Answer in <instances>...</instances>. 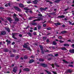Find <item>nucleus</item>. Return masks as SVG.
I'll list each match as a JSON object with an SVG mask.
<instances>
[{
    "label": "nucleus",
    "instance_id": "obj_1",
    "mask_svg": "<svg viewBox=\"0 0 74 74\" xmlns=\"http://www.w3.org/2000/svg\"><path fill=\"white\" fill-rule=\"evenodd\" d=\"M23 46L25 48H27V50H29L30 51H32V49L30 48V46L27 47V45L26 43H25L24 45H23Z\"/></svg>",
    "mask_w": 74,
    "mask_h": 74
},
{
    "label": "nucleus",
    "instance_id": "obj_2",
    "mask_svg": "<svg viewBox=\"0 0 74 74\" xmlns=\"http://www.w3.org/2000/svg\"><path fill=\"white\" fill-rule=\"evenodd\" d=\"M41 66H42L43 67H47L48 64L45 63H40V64Z\"/></svg>",
    "mask_w": 74,
    "mask_h": 74
},
{
    "label": "nucleus",
    "instance_id": "obj_3",
    "mask_svg": "<svg viewBox=\"0 0 74 74\" xmlns=\"http://www.w3.org/2000/svg\"><path fill=\"white\" fill-rule=\"evenodd\" d=\"M6 34V32L5 31H2L1 32V33L0 34V36H4Z\"/></svg>",
    "mask_w": 74,
    "mask_h": 74
},
{
    "label": "nucleus",
    "instance_id": "obj_4",
    "mask_svg": "<svg viewBox=\"0 0 74 74\" xmlns=\"http://www.w3.org/2000/svg\"><path fill=\"white\" fill-rule=\"evenodd\" d=\"M14 8L16 11H18L19 12L21 11V9H20L19 8L16 6H14Z\"/></svg>",
    "mask_w": 74,
    "mask_h": 74
},
{
    "label": "nucleus",
    "instance_id": "obj_5",
    "mask_svg": "<svg viewBox=\"0 0 74 74\" xmlns=\"http://www.w3.org/2000/svg\"><path fill=\"white\" fill-rule=\"evenodd\" d=\"M16 34V33H12V38L15 40H16V39H17V38L16 37H15V35Z\"/></svg>",
    "mask_w": 74,
    "mask_h": 74
},
{
    "label": "nucleus",
    "instance_id": "obj_6",
    "mask_svg": "<svg viewBox=\"0 0 74 74\" xmlns=\"http://www.w3.org/2000/svg\"><path fill=\"white\" fill-rule=\"evenodd\" d=\"M3 51L4 52H8L9 51V49L8 48H4Z\"/></svg>",
    "mask_w": 74,
    "mask_h": 74
},
{
    "label": "nucleus",
    "instance_id": "obj_7",
    "mask_svg": "<svg viewBox=\"0 0 74 74\" xmlns=\"http://www.w3.org/2000/svg\"><path fill=\"white\" fill-rule=\"evenodd\" d=\"M34 18H38L36 19L37 21H40L41 19H42V18L41 17H34Z\"/></svg>",
    "mask_w": 74,
    "mask_h": 74
},
{
    "label": "nucleus",
    "instance_id": "obj_8",
    "mask_svg": "<svg viewBox=\"0 0 74 74\" xmlns=\"http://www.w3.org/2000/svg\"><path fill=\"white\" fill-rule=\"evenodd\" d=\"M47 9H48V8L47 7H46L45 8H44L42 7L40 8V10H42V11H46Z\"/></svg>",
    "mask_w": 74,
    "mask_h": 74
},
{
    "label": "nucleus",
    "instance_id": "obj_9",
    "mask_svg": "<svg viewBox=\"0 0 74 74\" xmlns=\"http://www.w3.org/2000/svg\"><path fill=\"white\" fill-rule=\"evenodd\" d=\"M16 71H17V68L16 67H15L13 68V71L15 73L16 72Z\"/></svg>",
    "mask_w": 74,
    "mask_h": 74
},
{
    "label": "nucleus",
    "instance_id": "obj_10",
    "mask_svg": "<svg viewBox=\"0 0 74 74\" xmlns=\"http://www.w3.org/2000/svg\"><path fill=\"white\" fill-rule=\"evenodd\" d=\"M69 52L71 53H74V49H73L71 50H69Z\"/></svg>",
    "mask_w": 74,
    "mask_h": 74
},
{
    "label": "nucleus",
    "instance_id": "obj_11",
    "mask_svg": "<svg viewBox=\"0 0 74 74\" xmlns=\"http://www.w3.org/2000/svg\"><path fill=\"white\" fill-rule=\"evenodd\" d=\"M19 6L20 7H21V8H24V7H25L24 5L22 3H20L19 4Z\"/></svg>",
    "mask_w": 74,
    "mask_h": 74
},
{
    "label": "nucleus",
    "instance_id": "obj_12",
    "mask_svg": "<svg viewBox=\"0 0 74 74\" xmlns=\"http://www.w3.org/2000/svg\"><path fill=\"white\" fill-rule=\"evenodd\" d=\"M23 71H30V69L28 68H25L23 69Z\"/></svg>",
    "mask_w": 74,
    "mask_h": 74
},
{
    "label": "nucleus",
    "instance_id": "obj_13",
    "mask_svg": "<svg viewBox=\"0 0 74 74\" xmlns=\"http://www.w3.org/2000/svg\"><path fill=\"white\" fill-rule=\"evenodd\" d=\"M14 19H15V21H16V22H18L19 21V18L16 17H14Z\"/></svg>",
    "mask_w": 74,
    "mask_h": 74
},
{
    "label": "nucleus",
    "instance_id": "obj_14",
    "mask_svg": "<svg viewBox=\"0 0 74 74\" xmlns=\"http://www.w3.org/2000/svg\"><path fill=\"white\" fill-rule=\"evenodd\" d=\"M34 62V60L33 59L30 60L29 62V63L30 64L32 63H33V62Z\"/></svg>",
    "mask_w": 74,
    "mask_h": 74
},
{
    "label": "nucleus",
    "instance_id": "obj_15",
    "mask_svg": "<svg viewBox=\"0 0 74 74\" xmlns=\"http://www.w3.org/2000/svg\"><path fill=\"white\" fill-rule=\"evenodd\" d=\"M62 61L63 62H64V63H66L67 64H70V63L68 62H67V61H66V60H62Z\"/></svg>",
    "mask_w": 74,
    "mask_h": 74
},
{
    "label": "nucleus",
    "instance_id": "obj_16",
    "mask_svg": "<svg viewBox=\"0 0 74 74\" xmlns=\"http://www.w3.org/2000/svg\"><path fill=\"white\" fill-rule=\"evenodd\" d=\"M67 33V32L66 31H63L61 32V33H62V34H66Z\"/></svg>",
    "mask_w": 74,
    "mask_h": 74
},
{
    "label": "nucleus",
    "instance_id": "obj_17",
    "mask_svg": "<svg viewBox=\"0 0 74 74\" xmlns=\"http://www.w3.org/2000/svg\"><path fill=\"white\" fill-rule=\"evenodd\" d=\"M65 16L63 15H62V16H58L57 18H64Z\"/></svg>",
    "mask_w": 74,
    "mask_h": 74
},
{
    "label": "nucleus",
    "instance_id": "obj_18",
    "mask_svg": "<svg viewBox=\"0 0 74 74\" xmlns=\"http://www.w3.org/2000/svg\"><path fill=\"white\" fill-rule=\"evenodd\" d=\"M67 73H71L72 72V71L71 70V69H69L67 70Z\"/></svg>",
    "mask_w": 74,
    "mask_h": 74
},
{
    "label": "nucleus",
    "instance_id": "obj_19",
    "mask_svg": "<svg viewBox=\"0 0 74 74\" xmlns=\"http://www.w3.org/2000/svg\"><path fill=\"white\" fill-rule=\"evenodd\" d=\"M6 42L7 43V45L10 44V43L11 42V41H10V40H6Z\"/></svg>",
    "mask_w": 74,
    "mask_h": 74
},
{
    "label": "nucleus",
    "instance_id": "obj_20",
    "mask_svg": "<svg viewBox=\"0 0 74 74\" xmlns=\"http://www.w3.org/2000/svg\"><path fill=\"white\" fill-rule=\"evenodd\" d=\"M64 47H69L70 46V45H69V44H68L66 43L64 44Z\"/></svg>",
    "mask_w": 74,
    "mask_h": 74
},
{
    "label": "nucleus",
    "instance_id": "obj_21",
    "mask_svg": "<svg viewBox=\"0 0 74 74\" xmlns=\"http://www.w3.org/2000/svg\"><path fill=\"white\" fill-rule=\"evenodd\" d=\"M7 19L8 21H9V22H12V20H11V18L10 17H8L7 18Z\"/></svg>",
    "mask_w": 74,
    "mask_h": 74
},
{
    "label": "nucleus",
    "instance_id": "obj_22",
    "mask_svg": "<svg viewBox=\"0 0 74 74\" xmlns=\"http://www.w3.org/2000/svg\"><path fill=\"white\" fill-rule=\"evenodd\" d=\"M55 25L57 26L58 25H60V24L59 23H55Z\"/></svg>",
    "mask_w": 74,
    "mask_h": 74
},
{
    "label": "nucleus",
    "instance_id": "obj_23",
    "mask_svg": "<svg viewBox=\"0 0 74 74\" xmlns=\"http://www.w3.org/2000/svg\"><path fill=\"white\" fill-rule=\"evenodd\" d=\"M28 58V57H27V56L26 55H25V56L24 57L23 59H27Z\"/></svg>",
    "mask_w": 74,
    "mask_h": 74
},
{
    "label": "nucleus",
    "instance_id": "obj_24",
    "mask_svg": "<svg viewBox=\"0 0 74 74\" xmlns=\"http://www.w3.org/2000/svg\"><path fill=\"white\" fill-rule=\"evenodd\" d=\"M39 62H44V59L40 58L39 59Z\"/></svg>",
    "mask_w": 74,
    "mask_h": 74
},
{
    "label": "nucleus",
    "instance_id": "obj_25",
    "mask_svg": "<svg viewBox=\"0 0 74 74\" xmlns=\"http://www.w3.org/2000/svg\"><path fill=\"white\" fill-rule=\"evenodd\" d=\"M37 0H35L33 1V2L34 4H37V3L36 2Z\"/></svg>",
    "mask_w": 74,
    "mask_h": 74
},
{
    "label": "nucleus",
    "instance_id": "obj_26",
    "mask_svg": "<svg viewBox=\"0 0 74 74\" xmlns=\"http://www.w3.org/2000/svg\"><path fill=\"white\" fill-rule=\"evenodd\" d=\"M45 71L48 74H51V72L48 71L47 70H45Z\"/></svg>",
    "mask_w": 74,
    "mask_h": 74
},
{
    "label": "nucleus",
    "instance_id": "obj_27",
    "mask_svg": "<svg viewBox=\"0 0 74 74\" xmlns=\"http://www.w3.org/2000/svg\"><path fill=\"white\" fill-rule=\"evenodd\" d=\"M42 39L43 41H45L47 40V37L45 36H43L42 38Z\"/></svg>",
    "mask_w": 74,
    "mask_h": 74
},
{
    "label": "nucleus",
    "instance_id": "obj_28",
    "mask_svg": "<svg viewBox=\"0 0 74 74\" xmlns=\"http://www.w3.org/2000/svg\"><path fill=\"white\" fill-rule=\"evenodd\" d=\"M32 25H34V26H37V23H32Z\"/></svg>",
    "mask_w": 74,
    "mask_h": 74
},
{
    "label": "nucleus",
    "instance_id": "obj_29",
    "mask_svg": "<svg viewBox=\"0 0 74 74\" xmlns=\"http://www.w3.org/2000/svg\"><path fill=\"white\" fill-rule=\"evenodd\" d=\"M61 49H62V50H65V51H67V49H66V47H64L63 48H62Z\"/></svg>",
    "mask_w": 74,
    "mask_h": 74
},
{
    "label": "nucleus",
    "instance_id": "obj_30",
    "mask_svg": "<svg viewBox=\"0 0 74 74\" xmlns=\"http://www.w3.org/2000/svg\"><path fill=\"white\" fill-rule=\"evenodd\" d=\"M55 13H56V12H53L50 13V15H55Z\"/></svg>",
    "mask_w": 74,
    "mask_h": 74
},
{
    "label": "nucleus",
    "instance_id": "obj_31",
    "mask_svg": "<svg viewBox=\"0 0 74 74\" xmlns=\"http://www.w3.org/2000/svg\"><path fill=\"white\" fill-rule=\"evenodd\" d=\"M39 47L40 48L41 50V51H42V50H43V47H42V46H41V45H40L39 46Z\"/></svg>",
    "mask_w": 74,
    "mask_h": 74
},
{
    "label": "nucleus",
    "instance_id": "obj_32",
    "mask_svg": "<svg viewBox=\"0 0 74 74\" xmlns=\"http://www.w3.org/2000/svg\"><path fill=\"white\" fill-rule=\"evenodd\" d=\"M6 29L7 31L8 32H10V28H7Z\"/></svg>",
    "mask_w": 74,
    "mask_h": 74
},
{
    "label": "nucleus",
    "instance_id": "obj_33",
    "mask_svg": "<svg viewBox=\"0 0 74 74\" xmlns=\"http://www.w3.org/2000/svg\"><path fill=\"white\" fill-rule=\"evenodd\" d=\"M27 34H28V36H29L30 37H32V34H31L30 33L28 32L27 33Z\"/></svg>",
    "mask_w": 74,
    "mask_h": 74
},
{
    "label": "nucleus",
    "instance_id": "obj_34",
    "mask_svg": "<svg viewBox=\"0 0 74 74\" xmlns=\"http://www.w3.org/2000/svg\"><path fill=\"white\" fill-rule=\"evenodd\" d=\"M38 29L39 30V29H40L41 28V25H39L38 26Z\"/></svg>",
    "mask_w": 74,
    "mask_h": 74
},
{
    "label": "nucleus",
    "instance_id": "obj_35",
    "mask_svg": "<svg viewBox=\"0 0 74 74\" xmlns=\"http://www.w3.org/2000/svg\"><path fill=\"white\" fill-rule=\"evenodd\" d=\"M53 44L54 45H56L57 44H56V42L55 41H53Z\"/></svg>",
    "mask_w": 74,
    "mask_h": 74
},
{
    "label": "nucleus",
    "instance_id": "obj_36",
    "mask_svg": "<svg viewBox=\"0 0 74 74\" xmlns=\"http://www.w3.org/2000/svg\"><path fill=\"white\" fill-rule=\"evenodd\" d=\"M19 56H16V58H15V59L16 60H17V59H18L19 58Z\"/></svg>",
    "mask_w": 74,
    "mask_h": 74
},
{
    "label": "nucleus",
    "instance_id": "obj_37",
    "mask_svg": "<svg viewBox=\"0 0 74 74\" xmlns=\"http://www.w3.org/2000/svg\"><path fill=\"white\" fill-rule=\"evenodd\" d=\"M54 64L56 66V67H59V65L57 64L56 63H55Z\"/></svg>",
    "mask_w": 74,
    "mask_h": 74
},
{
    "label": "nucleus",
    "instance_id": "obj_38",
    "mask_svg": "<svg viewBox=\"0 0 74 74\" xmlns=\"http://www.w3.org/2000/svg\"><path fill=\"white\" fill-rule=\"evenodd\" d=\"M48 56H51V57L53 56V55L51 54H48Z\"/></svg>",
    "mask_w": 74,
    "mask_h": 74
},
{
    "label": "nucleus",
    "instance_id": "obj_39",
    "mask_svg": "<svg viewBox=\"0 0 74 74\" xmlns=\"http://www.w3.org/2000/svg\"><path fill=\"white\" fill-rule=\"evenodd\" d=\"M69 67H73V65L71 64H69L68 65Z\"/></svg>",
    "mask_w": 74,
    "mask_h": 74
},
{
    "label": "nucleus",
    "instance_id": "obj_40",
    "mask_svg": "<svg viewBox=\"0 0 74 74\" xmlns=\"http://www.w3.org/2000/svg\"><path fill=\"white\" fill-rule=\"evenodd\" d=\"M59 42H60V43H63L64 42V41H62L61 40H59Z\"/></svg>",
    "mask_w": 74,
    "mask_h": 74
},
{
    "label": "nucleus",
    "instance_id": "obj_41",
    "mask_svg": "<svg viewBox=\"0 0 74 74\" xmlns=\"http://www.w3.org/2000/svg\"><path fill=\"white\" fill-rule=\"evenodd\" d=\"M15 56V55H14V54H12L10 55V57H12V58H13Z\"/></svg>",
    "mask_w": 74,
    "mask_h": 74
},
{
    "label": "nucleus",
    "instance_id": "obj_42",
    "mask_svg": "<svg viewBox=\"0 0 74 74\" xmlns=\"http://www.w3.org/2000/svg\"><path fill=\"white\" fill-rule=\"evenodd\" d=\"M33 18H34V17H30L29 18V20H32Z\"/></svg>",
    "mask_w": 74,
    "mask_h": 74
},
{
    "label": "nucleus",
    "instance_id": "obj_43",
    "mask_svg": "<svg viewBox=\"0 0 74 74\" xmlns=\"http://www.w3.org/2000/svg\"><path fill=\"white\" fill-rule=\"evenodd\" d=\"M47 30H51V27H48L47 28Z\"/></svg>",
    "mask_w": 74,
    "mask_h": 74
},
{
    "label": "nucleus",
    "instance_id": "obj_44",
    "mask_svg": "<svg viewBox=\"0 0 74 74\" xmlns=\"http://www.w3.org/2000/svg\"><path fill=\"white\" fill-rule=\"evenodd\" d=\"M46 42H47V43L49 42H50L49 41V39H47V40H46Z\"/></svg>",
    "mask_w": 74,
    "mask_h": 74
},
{
    "label": "nucleus",
    "instance_id": "obj_45",
    "mask_svg": "<svg viewBox=\"0 0 74 74\" xmlns=\"http://www.w3.org/2000/svg\"><path fill=\"white\" fill-rule=\"evenodd\" d=\"M52 60V58L51 57L50 58H48V60Z\"/></svg>",
    "mask_w": 74,
    "mask_h": 74
},
{
    "label": "nucleus",
    "instance_id": "obj_46",
    "mask_svg": "<svg viewBox=\"0 0 74 74\" xmlns=\"http://www.w3.org/2000/svg\"><path fill=\"white\" fill-rule=\"evenodd\" d=\"M4 8L3 7H0V10H4Z\"/></svg>",
    "mask_w": 74,
    "mask_h": 74
},
{
    "label": "nucleus",
    "instance_id": "obj_47",
    "mask_svg": "<svg viewBox=\"0 0 74 74\" xmlns=\"http://www.w3.org/2000/svg\"><path fill=\"white\" fill-rule=\"evenodd\" d=\"M50 65H51V66H52V67H53V68H54V65H53V64H50Z\"/></svg>",
    "mask_w": 74,
    "mask_h": 74
},
{
    "label": "nucleus",
    "instance_id": "obj_48",
    "mask_svg": "<svg viewBox=\"0 0 74 74\" xmlns=\"http://www.w3.org/2000/svg\"><path fill=\"white\" fill-rule=\"evenodd\" d=\"M52 48L53 50H54L55 49V47L54 46H52Z\"/></svg>",
    "mask_w": 74,
    "mask_h": 74
},
{
    "label": "nucleus",
    "instance_id": "obj_49",
    "mask_svg": "<svg viewBox=\"0 0 74 74\" xmlns=\"http://www.w3.org/2000/svg\"><path fill=\"white\" fill-rule=\"evenodd\" d=\"M58 38L59 39H62V36H59L58 37Z\"/></svg>",
    "mask_w": 74,
    "mask_h": 74
},
{
    "label": "nucleus",
    "instance_id": "obj_50",
    "mask_svg": "<svg viewBox=\"0 0 74 74\" xmlns=\"http://www.w3.org/2000/svg\"><path fill=\"white\" fill-rule=\"evenodd\" d=\"M33 34H34V35L35 36H36V35H37V33H36V32H34Z\"/></svg>",
    "mask_w": 74,
    "mask_h": 74
},
{
    "label": "nucleus",
    "instance_id": "obj_51",
    "mask_svg": "<svg viewBox=\"0 0 74 74\" xmlns=\"http://www.w3.org/2000/svg\"><path fill=\"white\" fill-rule=\"evenodd\" d=\"M49 4H53V2L51 1H50V2H49Z\"/></svg>",
    "mask_w": 74,
    "mask_h": 74
},
{
    "label": "nucleus",
    "instance_id": "obj_52",
    "mask_svg": "<svg viewBox=\"0 0 74 74\" xmlns=\"http://www.w3.org/2000/svg\"><path fill=\"white\" fill-rule=\"evenodd\" d=\"M69 22L70 25H72V22H70V21H69Z\"/></svg>",
    "mask_w": 74,
    "mask_h": 74
},
{
    "label": "nucleus",
    "instance_id": "obj_53",
    "mask_svg": "<svg viewBox=\"0 0 74 74\" xmlns=\"http://www.w3.org/2000/svg\"><path fill=\"white\" fill-rule=\"evenodd\" d=\"M16 52V50H13V52Z\"/></svg>",
    "mask_w": 74,
    "mask_h": 74
},
{
    "label": "nucleus",
    "instance_id": "obj_54",
    "mask_svg": "<svg viewBox=\"0 0 74 74\" xmlns=\"http://www.w3.org/2000/svg\"><path fill=\"white\" fill-rule=\"evenodd\" d=\"M29 27H30V26H27V27H26L25 28L26 29H28V28H29Z\"/></svg>",
    "mask_w": 74,
    "mask_h": 74
},
{
    "label": "nucleus",
    "instance_id": "obj_55",
    "mask_svg": "<svg viewBox=\"0 0 74 74\" xmlns=\"http://www.w3.org/2000/svg\"><path fill=\"white\" fill-rule=\"evenodd\" d=\"M38 16H42V14H38Z\"/></svg>",
    "mask_w": 74,
    "mask_h": 74
},
{
    "label": "nucleus",
    "instance_id": "obj_56",
    "mask_svg": "<svg viewBox=\"0 0 74 74\" xmlns=\"http://www.w3.org/2000/svg\"><path fill=\"white\" fill-rule=\"evenodd\" d=\"M69 10V8H67L66 9H65V10H64V11H67V10Z\"/></svg>",
    "mask_w": 74,
    "mask_h": 74
},
{
    "label": "nucleus",
    "instance_id": "obj_57",
    "mask_svg": "<svg viewBox=\"0 0 74 74\" xmlns=\"http://www.w3.org/2000/svg\"><path fill=\"white\" fill-rule=\"evenodd\" d=\"M43 27H46V24H43Z\"/></svg>",
    "mask_w": 74,
    "mask_h": 74
},
{
    "label": "nucleus",
    "instance_id": "obj_58",
    "mask_svg": "<svg viewBox=\"0 0 74 74\" xmlns=\"http://www.w3.org/2000/svg\"><path fill=\"white\" fill-rule=\"evenodd\" d=\"M19 36L20 37H22V34H20L19 35Z\"/></svg>",
    "mask_w": 74,
    "mask_h": 74
},
{
    "label": "nucleus",
    "instance_id": "obj_59",
    "mask_svg": "<svg viewBox=\"0 0 74 74\" xmlns=\"http://www.w3.org/2000/svg\"><path fill=\"white\" fill-rule=\"evenodd\" d=\"M53 73L54 74H57V73L55 71H53Z\"/></svg>",
    "mask_w": 74,
    "mask_h": 74
},
{
    "label": "nucleus",
    "instance_id": "obj_60",
    "mask_svg": "<svg viewBox=\"0 0 74 74\" xmlns=\"http://www.w3.org/2000/svg\"><path fill=\"white\" fill-rule=\"evenodd\" d=\"M37 51L38 53H38L40 52V50L38 49L37 50Z\"/></svg>",
    "mask_w": 74,
    "mask_h": 74
},
{
    "label": "nucleus",
    "instance_id": "obj_61",
    "mask_svg": "<svg viewBox=\"0 0 74 74\" xmlns=\"http://www.w3.org/2000/svg\"><path fill=\"white\" fill-rule=\"evenodd\" d=\"M37 30V27H35L34 28V30Z\"/></svg>",
    "mask_w": 74,
    "mask_h": 74
},
{
    "label": "nucleus",
    "instance_id": "obj_62",
    "mask_svg": "<svg viewBox=\"0 0 74 74\" xmlns=\"http://www.w3.org/2000/svg\"><path fill=\"white\" fill-rule=\"evenodd\" d=\"M58 54H56L55 55V56L56 57V56H58Z\"/></svg>",
    "mask_w": 74,
    "mask_h": 74
},
{
    "label": "nucleus",
    "instance_id": "obj_63",
    "mask_svg": "<svg viewBox=\"0 0 74 74\" xmlns=\"http://www.w3.org/2000/svg\"><path fill=\"white\" fill-rule=\"evenodd\" d=\"M72 47H73V48H74V44H72Z\"/></svg>",
    "mask_w": 74,
    "mask_h": 74
},
{
    "label": "nucleus",
    "instance_id": "obj_64",
    "mask_svg": "<svg viewBox=\"0 0 74 74\" xmlns=\"http://www.w3.org/2000/svg\"><path fill=\"white\" fill-rule=\"evenodd\" d=\"M14 16H15V17H16V14L15 13H14Z\"/></svg>",
    "mask_w": 74,
    "mask_h": 74
}]
</instances>
